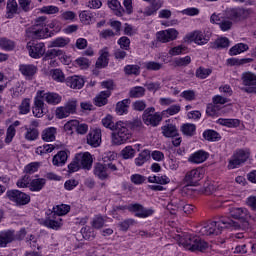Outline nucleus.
Masks as SVG:
<instances>
[{
  "label": "nucleus",
  "instance_id": "a18cd8bd",
  "mask_svg": "<svg viewBox=\"0 0 256 256\" xmlns=\"http://www.w3.org/2000/svg\"><path fill=\"white\" fill-rule=\"evenodd\" d=\"M203 137L204 139H206V141H219V139H221V134H219L217 131L215 130H205L203 132Z\"/></svg>",
  "mask_w": 256,
  "mask_h": 256
},
{
  "label": "nucleus",
  "instance_id": "49530a36",
  "mask_svg": "<svg viewBox=\"0 0 256 256\" xmlns=\"http://www.w3.org/2000/svg\"><path fill=\"white\" fill-rule=\"evenodd\" d=\"M125 75H135V77L141 75V67L139 65H126L124 67Z\"/></svg>",
  "mask_w": 256,
  "mask_h": 256
},
{
  "label": "nucleus",
  "instance_id": "0eeeda50",
  "mask_svg": "<svg viewBox=\"0 0 256 256\" xmlns=\"http://www.w3.org/2000/svg\"><path fill=\"white\" fill-rule=\"evenodd\" d=\"M142 120L145 125H151L152 127H157L163 121V116L161 113H155V107L146 108L142 114Z\"/></svg>",
  "mask_w": 256,
  "mask_h": 256
},
{
  "label": "nucleus",
  "instance_id": "5fc2aeb1",
  "mask_svg": "<svg viewBox=\"0 0 256 256\" xmlns=\"http://www.w3.org/2000/svg\"><path fill=\"white\" fill-rule=\"evenodd\" d=\"M144 67L147 71H160V69H163V64L155 61H149L144 63Z\"/></svg>",
  "mask_w": 256,
  "mask_h": 256
},
{
  "label": "nucleus",
  "instance_id": "58836bf2",
  "mask_svg": "<svg viewBox=\"0 0 256 256\" xmlns=\"http://www.w3.org/2000/svg\"><path fill=\"white\" fill-rule=\"evenodd\" d=\"M162 133L164 137H177V127L173 124H167L162 127Z\"/></svg>",
  "mask_w": 256,
  "mask_h": 256
},
{
  "label": "nucleus",
  "instance_id": "c85d7f7f",
  "mask_svg": "<svg viewBox=\"0 0 256 256\" xmlns=\"http://www.w3.org/2000/svg\"><path fill=\"white\" fill-rule=\"evenodd\" d=\"M109 97H111L110 91H102L94 98V104L96 107H104L109 102Z\"/></svg>",
  "mask_w": 256,
  "mask_h": 256
},
{
  "label": "nucleus",
  "instance_id": "8fccbe9b",
  "mask_svg": "<svg viewBox=\"0 0 256 256\" xmlns=\"http://www.w3.org/2000/svg\"><path fill=\"white\" fill-rule=\"evenodd\" d=\"M102 125L106 127V129H110L113 131L117 127V123L113 122V116L107 115L102 119Z\"/></svg>",
  "mask_w": 256,
  "mask_h": 256
},
{
  "label": "nucleus",
  "instance_id": "f257e3e1",
  "mask_svg": "<svg viewBox=\"0 0 256 256\" xmlns=\"http://www.w3.org/2000/svg\"><path fill=\"white\" fill-rule=\"evenodd\" d=\"M230 216L233 217V219H238V222L231 219L209 222L200 229L201 235H221L225 227H231L237 231H249V229H251V225L249 224L251 214H249L247 208H231Z\"/></svg>",
  "mask_w": 256,
  "mask_h": 256
},
{
  "label": "nucleus",
  "instance_id": "cd10ccee",
  "mask_svg": "<svg viewBox=\"0 0 256 256\" xmlns=\"http://www.w3.org/2000/svg\"><path fill=\"white\" fill-rule=\"evenodd\" d=\"M56 57H65L63 50L53 48L45 51L42 61H53Z\"/></svg>",
  "mask_w": 256,
  "mask_h": 256
},
{
  "label": "nucleus",
  "instance_id": "bb28decb",
  "mask_svg": "<svg viewBox=\"0 0 256 256\" xmlns=\"http://www.w3.org/2000/svg\"><path fill=\"white\" fill-rule=\"evenodd\" d=\"M44 109H45V102L43 101V99L36 96L34 99L33 115L38 118L43 117V114L45 113Z\"/></svg>",
  "mask_w": 256,
  "mask_h": 256
},
{
  "label": "nucleus",
  "instance_id": "37998d69",
  "mask_svg": "<svg viewBox=\"0 0 256 256\" xmlns=\"http://www.w3.org/2000/svg\"><path fill=\"white\" fill-rule=\"evenodd\" d=\"M181 131L186 137H193L195 131H197V126H195V124L186 123L181 126Z\"/></svg>",
  "mask_w": 256,
  "mask_h": 256
},
{
  "label": "nucleus",
  "instance_id": "bf43d9fd",
  "mask_svg": "<svg viewBox=\"0 0 256 256\" xmlns=\"http://www.w3.org/2000/svg\"><path fill=\"white\" fill-rule=\"evenodd\" d=\"M121 156L123 157V159H133V157H135V149H133L132 146H126L121 151Z\"/></svg>",
  "mask_w": 256,
  "mask_h": 256
},
{
  "label": "nucleus",
  "instance_id": "aec40b11",
  "mask_svg": "<svg viewBox=\"0 0 256 256\" xmlns=\"http://www.w3.org/2000/svg\"><path fill=\"white\" fill-rule=\"evenodd\" d=\"M201 180V171L199 169H193L186 173L184 181L187 185L195 187Z\"/></svg>",
  "mask_w": 256,
  "mask_h": 256
},
{
  "label": "nucleus",
  "instance_id": "2f4dec72",
  "mask_svg": "<svg viewBox=\"0 0 256 256\" xmlns=\"http://www.w3.org/2000/svg\"><path fill=\"white\" fill-rule=\"evenodd\" d=\"M17 11H19V5L17 4V0H8L6 6L7 19H13Z\"/></svg>",
  "mask_w": 256,
  "mask_h": 256
},
{
  "label": "nucleus",
  "instance_id": "a878e982",
  "mask_svg": "<svg viewBox=\"0 0 256 256\" xmlns=\"http://www.w3.org/2000/svg\"><path fill=\"white\" fill-rule=\"evenodd\" d=\"M107 65H109V50L104 48L100 51V56L96 61V67L97 69H104Z\"/></svg>",
  "mask_w": 256,
  "mask_h": 256
},
{
  "label": "nucleus",
  "instance_id": "2eb2a0df",
  "mask_svg": "<svg viewBox=\"0 0 256 256\" xmlns=\"http://www.w3.org/2000/svg\"><path fill=\"white\" fill-rule=\"evenodd\" d=\"M185 39L186 41H193L196 45H207L209 43V36L199 30L187 34Z\"/></svg>",
  "mask_w": 256,
  "mask_h": 256
},
{
  "label": "nucleus",
  "instance_id": "1a4fd4ad",
  "mask_svg": "<svg viewBox=\"0 0 256 256\" xmlns=\"http://www.w3.org/2000/svg\"><path fill=\"white\" fill-rule=\"evenodd\" d=\"M242 84L245 88H242L244 93H253L256 95V75L253 72H244L241 76Z\"/></svg>",
  "mask_w": 256,
  "mask_h": 256
},
{
  "label": "nucleus",
  "instance_id": "a19ab883",
  "mask_svg": "<svg viewBox=\"0 0 256 256\" xmlns=\"http://www.w3.org/2000/svg\"><path fill=\"white\" fill-rule=\"evenodd\" d=\"M0 49L4 51H13L15 49V41L6 37L0 38Z\"/></svg>",
  "mask_w": 256,
  "mask_h": 256
},
{
  "label": "nucleus",
  "instance_id": "7c9ffc66",
  "mask_svg": "<svg viewBox=\"0 0 256 256\" xmlns=\"http://www.w3.org/2000/svg\"><path fill=\"white\" fill-rule=\"evenodd\" d=\"M68 155L66 151H59L52 158V163L55 167H63L67 163Z\"/></svg>",
  "mask_w": 256,
  "mask_h": 256
},
{
  "label": "nucleus",
  "instance_id": "473e14b6",
  "mask_svg": "<svg viewBox=\"0 0 256 256\" xmlns=\"http://www.w3.org/2000/svg\"><path fill=\"white\" fill-rule=\"evenodd\" d=\"M71 211V206L67 204L57 205L53 207V211H51L52 217H62L63 215H67Z\"/></svg>",
  "mask_w": 256,
  "mask_h": 256
},
{
  "label": "nucleus",
  "instance_id": "6e6d98bb",
  "mask_svg": "<svg viewBox=\"0 0 256 256\" xmlns=\"http://www.w3.org/2000/svg\"><path fill=\"white\" fill-rule=\"evenodd\" d=\"M191 64V56H185L183 58H175L174 65L175 67H187Z\"/></svg>",
  "mask_w": 256,
  "mask_h": 256
},
{
  "label": "nucleus",
  "instance_id": "4c0bfd02",
  "mask_svg": "<svg viewBox=\"0 0 256 256\" xmlns=\"http://www.w3.org/2000/svg\"><path fill=\"white\" fill-rule=\"evenodd\" d=\"M47 181L44 178L33 179L28 186L30 191H41Z\"/></svg>",
  "mask_w": 256,
  "mask_h": 256
},
{
  "label": "nucleus",
  "instance_id": "f3484780",
  "mask_svg": "<svg viewBox=\"0 0 256 256\" xmlns=\"http://www.w3.org/2000/svg\"><path fill=\"white\" fill-rule=\"evenodd\" d=\"M27 49L29 51L30 57L33 59H41L45 55V43L40 42L37 44L28 43Z\"/></svg>",
  "mask_w": 256,
  "mask_h": 256
},
{
  "label": "nucleus",
  "instance_id": "338daca9",
  "mask_svg": "<svg viewBox=\"0 0 256 256\" xmlns=\"http://www.w3.org/2000/svg\"><path fill=\"white\" fill-rule=\"evenodd\" d=\"M218 123H220V125H224L225 127H237V125H239V120L220 118Z\"/></svg>",
  "mask_w": 256,
  "mask_h": 256
},
{
  "label": "nucleus",
  "instance_id": "423d86ee",
  "mask_svg": "<svg viewBox=\"0 0 256 256\" xmlns=\"http://www.w3.org/2000/svg\"><path fill=\"white\" fill-rule=\"evenodd\" d=\"M7 197L10 201H12V203H15L17 207H23L31 203V196L19 190L7 191Z\"/></svg>",
  "mask_w": 256,
  "mask_h": 256
},
{
  "label": "nucleus",
  "instance_id": "79ce46f5",
  "mask_svg": "<svg viewBox=\"0 0 256 256\" xmlns=\"http://www.w3.org/2000/svg\"><path fill=\"white\" fill-rule=\"evenodd\" d=\"M249 50V45L244 44V43H238L234 45L232 48L229 50L230 55H239L241 53H245V51Z\"/></svg>",
  "mask_w": 256,
  "mask_h": 256
},
{
  "label": "nucleus",
  "instance_id": "ea45409f",
  "mask_svg": "<svg viewBox=\"0 0 256 256\" xmlns=\"http://www.w3.org/2000/svg\"><path fill=\"white\" fill-rule=\"evenodd\" d=\"M148 183H157V185H167L171 183V179L167 175L163 176H149Z\"/></svg>",
  "mask_w": 256,
  "mask_h": 256
},
{
  "label": "nucleus",
  "instance_id": "9d476101",
  "mask_svg": "<svg viewBox=\"0 0 256 256\" xmlns=\"http://www.w3.org/2000/svg\"><path fill=\"white\" fill-rule=\"evenodd\" d=\"M249 159V152L245 150L236 151L228 163V169H237V167L243 165Z\"/></svg>",
  "mask_w": 256,
  "mask_h": 256
},
{
  "label": "nucleus",
  "instance_id": "4be33fe9",
  "mask_svg": "<svg viewBox=\"0 0 256 256\" xmlns=\"http://www.w3.org/2000/svg\"><path fill=\"white\" fill-rule=\"evenodd\" d=\"M19 71L26 79H33L38 69L37 66L33 64H21L19 66Z\"/></svg>",
  "mask_w": 256,
  "mask_h": 256
},
{
  "label": "nucleus",
  "instance_id": "6e6552de",
  "mask_svg": "<svg viewBox=\"0 0 256 256\" xmlns=\"http://www.w3.org/2000/svg\"><path fill=\"white\" fill-rule=\"evenodd\" d=\"M225 15L227 19H231L234 23H238V21H243V19H247L249 15H251L250 9L245 8H229L225 11Z\"/></svg>",
  "mask_w": 256,
  "mask_h": 256
},
{
  "label": "nucleus",
  "instance_id": "412c9836",
  "mask_svg": "<svg viewBox=\"0 0 256 256\" xmlns=\"http://www.w3.org/2000/svg\"><path fill=\"white\" fill-rule=\"evenodd\" d=\"M207 159H209V154L204 150H198L189 156L188 161L199 165L200 163H205Z\"/></svg>",
  "mask_w": 256,
  "mask_h": 256
},
{
  "label": "nucleus",
  "instance_id": "de8ad7c7",
  "mask_svg": "<svg viewBox=\"0 0 256 256\" xmlns=\"http://www.w3.org/2000/svg\"><path fill=\"white\" fill-rule=\"evenodd\" d=\"M145 95V88L142 86H136L132 88L129 92V96L132 99H139Z\"/></svg>",
  "mask_w": 256,
  "mask_h": 256
},
{
  "label": "nucleus",
  "instance_id": "393cba45",
  "mask_svg": "<svg viewBox=\"0 0 256 256\" xmlns=\"http://www.w3.org/2000/svg\"><path fill=\"white\" fill-rule=\"evenodd\" d=\"M66 85L71 89H82L85 85V80L79 76H69L66 78Z\"/></svg>",
  "mask_w": 256,
  "mask_h": 256
},
{
  "label": "nucleus",
  "instance_id": "774afa93",
  "mask_svg": "<svg viewBox=\"0 0 256 256\" xmlns=\"http://www.w3.org/2000/svg\"><path fill=\"white\" fill-rule=\"evenodd\" d=\"M81 169V165L79 164V160H77V156L73 159V161L68 165V173H76Z\"/></svg>",
  "mask_w": 256,
  "mask_h": 256
},
{
  "label": "nucleus",
  "instance_id": "13d9d810",
  "mask_svg": "<svg viewBox=\"0 0 256 256\" xmlns=\"http://www.w3.org/2000/svg\"><path fill=\"white\" fill-rule=\"evenodd\" d=\"M213 71L209 68L200 67L196 70V77L198 79H207Z\"/></svg>",
  "mask_w": 256,
  "mask_h": 256
},
{
  "label": "nucleus",
  "instance_id": "72a5a7b5",
  "mask_svg": "<svg viewBox=\"0 0 256 256\" xmlns=\"http://www.w3.org/2000/svg\"><path fill=\"white\" fill-rule=\"evenodd\" d=\"M151 159V151L149 150H143L137 158H135V165L137 167H141L147 163Z\"/></svg>",
  "mask_w": 256,
  "mask_h": 256
},
{
  "label": "nucleus",
  "instance_id": "6ab92c4d",
  "mask_svg": "<svg viewBox=\"0 0 256 256\" xmlns=\"http://www.w3.org/2000/svg\"><path fill=\"white\" fill-rule=\"evenodd\" d=\"M86 141L90 147H99L101 145V129L91 130L86 136Z\"/></svg>",
  "mask_w": 256,
  "mask_h": 256
},
{
  "label": "nucleus",
  "instance_id": "f8f14e48",
  "mask_svg": "<svg viewBox=\"0 0 256 256\" xmlns=\"http://www.w3.org/2000/svg\"><path fill=\"white\" fill-rule=\"evenodd\" d=\"M26 33L28 37H32V39H47L54 35L53 32H49V28L30 27L26 30Z\"/></svg>",
  "mask_w": 256,
  "mask_h": 256
},
{
  "label": "nucleus",
  "instance_id": "dca6fc26",
  "mask_svg": "<svg viewBox=\"0 0 256 256\" xmlns=\"http://www.w3.org/2000/svg\"><path fill=\"white\" fill-rule=\"evenodd\" d=\"M130 213H136V217H140V219H145L146 217H151L155 211L153 209H147L143 207V205L139 203L131 204L129 208Z\"/></svg>",
  "mask_w": 256,
  "mask_h": 256
},
{
  "label": "nucleus",
  "instance_id": "5701e85b",
  "mask_svg": "<svg viewBox=\"0 0 256 256\" xmlns=\"http://www.w3.org/2000/svg\"><path fill=\"white\" fill-rule=\"evenodd\" d=\"M15 241V231L6 230L0 232V247L4 248Z\"/></svg>",
  "mask_w": 256,
  "mask_h": 256
},
{
  "label": "nucleus",
  "instance_id": "603ef678",
  "mask_svg": "<svg viewBox=\"0 0 256 256\" xmlns=\"http://www.w3.org/2000/svg\"><path fill=\"white\" fill-rule=\"evenodd\" d=\"M55 146L53 144H46L36 149L37 155H45L46 153H53Z\"/></svg>",
  "mask_w": 256,
  "mask_h": 256
},
{
  "label": "nucleus",
  "instance_id": "052dcab7",
  "mask_svg": "<svg viewBox=\"0 0 256 256\" xmlns=\"http://www.w3.org/2000/svg\"><path fill=\"white\" fill-rule=\"evenodd\" d=\"M17 187L26 188L31 185V176L29 174L24 175L21 179H19L16 183Z\"/></svg>",
  "mask_w": 256,
  "mask_h": 256
},
{
  "label": "nucleus",
  "instance_id": "69168bd1",
  "mask_svg": "<svg viewBox=\"0 0 256 256\" xmlns=\"http://www.w3.org/2000/svg\"><path fill=\"white\" fill-rule=\"evenodd\" d=\"M118 45H120V48L124 49V51H129L131 40L127 36H122L118 40Z\"/></svg>",
  "mask_w": 256,
  "mask_h": 256
},
{
  "label": "nucleus",
  "instance_id": "680f3d73",
  "mask_svg": "<svg viewBox=\"0 0 256 256\" xmlns=\"http://www.w3.org/2000/svg\"><path fill=\"white\" fill-rule=\"evenodd\" d=\"M40 13H43L44 15H55V13H59V7L57 6H44L40 8Z\"/></svg>",
  "mask_w": 256,
  "mask_h": 256
},
{
  "label": "nucleus",
  "instance_id": "b1692460",
  "mask_svg": "<svg viewBox=\"0 0 256 256\" xmlns=\"http://www.w3.org/2000/svg\"><path fill=\"white\" fill-rule=\"evenodd\" d=\"M61 221V218L53 216V214L50 213L49 217L44 220V226L48 227V229H54L57 231L58 229H61V225H63Z\"/></svg>",
  "mask_w": 256,
  "mask_h": 256
},
{
  "label": "nucleus",
  "instance_id": "ddd939ff",
  "mask_svg": "<svg viewBox=\"0 0 256 256\" xmlns=\"http://www.w3.org/2000/svg\"><path fill=\"white\" fill-rule=\"evenodd\" d=\"M37 97L42 99V101H46L48 105H59V103L62 101L61 95L55 93V92H46L43 90H39L37 92Z\"/></svg>",
  "mask_w": 256,
  "mask_h": 256
},
{
  "label": "nucleus",
  "instance_id": "4468645a",
  "mask_svg": "<svg viewBox=\"0 0 256 256\" xmlns=\"http://www.w3.org/2000/svg\"><path fill=\"white\" fill-rule=\"evenodd\" d=\"M177 35H179V32L174 28H170L157 32L156 37L160 43H169V41H175Z\"/></svg>",
  "mask_w": 256,
  "mask_h": 256
},
{
  "label": "nucleus",
  "instance_id": "20e7f679",
  "mask_svg": "<svg viewBox=\"0 0 256 256\" xmlns=\"http://www.w3.org/2000/svg\"><path fill=\"white\" fill-rule=\"evenodd\" d=\"M109 171L112 173L118 171L117 165L114 163H96L94 166V175L100 181H107L109 179Z\"/></svg>",
  "mask_w": 256,
  "mask_h": 256
},
{
  "label": "nucleus",
  "instance_id": "c03bdc74",
  "mask_svg": "<svg viewBox=\"0 0 256 256\" xmlns=\"http://www.w3.org/2000/svg\"><path fill=\"white\" fill-rule=\"evenodd\" d=\"M228 65H230L231 67L233 66H241V65H247V63H253V59L252 58H229L227 60Z\"/></svg>",
  "mask_w": 256,
  "mask_h": 256
},
{
  "label": "nucleus",
  "instance_id": "a211bd4d",
  "mask_svg": "<svg viewBox=\"0 0 256 256\" xmlns=\"http://www.w3.org/2000/svg\"><path fill=\"white\" fill-rule=\"evenodd\" d=\"M76 161L80 164V168L86 169V171L93 167V156L89 152L76 154Z\"/></svg>",
  "mask_w": 256,
  "mask_h": 256
},
{
  "label": "nucleus",
  "instance_id": "e433bc0d",
  "mask_svg": "<svg viewBox=\"0 0 256 256\" xmlns=\"http://www.w3.org/2000/svg\"><path fill=\"white\" fill-rule=\"evenodd\" d=\"M229 43V38L221 37L212 42L210 47L212 49H227V47H229Z\"/></svg>",
  "mask_w": 256,
  "mask_h": 256
},
{
  "label": "nucleus",
  "instance_id": "39448f33",
  "mask_svg": "<svg viewBox=\"0 0 256 256\" xmlns=\"http://www.w3.org/2000/svg\"><path fill=\"white\" fill-rule=\"evenodd\" d=\"M77 113V100H68L64 106L56 108L55 115L57 119H67L69 115Z\"/></svg>",
  "mask_w": 256,
  "mask_h": 256
},
{
  "label": "nucleus",
  "instance_id": "f704fd0d",
  "mask_svg": "<svg viewBox=\"0 0 256 256\" xmlns=\"http://www.w3.org/2000/svg\"><path fill=\"white\" fill-rule=\"evenodd\" d=\"M57 133V129L55 127L46 128L42 131V139L46 143H51L52 141H55V135Z\"/></svg>",
  "mask_w": 256,
  "mask_h": 256
},
{
  "label": "nucleus",
  "instance_id": "4d7b16f0",
  "mask_svg": "<svg viewBox=\"0 0 256 256\" xmlns=\"http://www.w3.org/2000/svg\"><path fill=\"white\" fill-rule=\"evenodd\" d=\"M52 79L54 81H57L58 83H63V81H66L67 79H65V74L63 73V71L61 69H54L52 71Z\"/></svg>",
  "mask_w": 256,
  "mask_h": 256
},
{
  "label": "nucleus",
  "instance_id": "e2e57ef3",
  "mask_svg": "<svg viewBox=\"0 0 256 256\" xmlns=\"http://www.w3.org/2000/svg\"><path fill=\"white\" fill-rule=\"evenodd\" d=\"M105 225V218L101 215H97L93 218L92 227L94 229H101Z\"/></svg>",
  "mask_w": 256,
  "mask_h": 256
},
{
  "label": "nucleus",
  "instance_id": "9b49d317",
  "mask_svg": "<svg viewBox=\"0 0 256 256\" xmlns=\"http://www.w3.org/2000/svg\"><path fill=\"white\" fill-rule=\"evenodd\" d=\"M211 23H215L216 25H219L221 31H231L233 27V21L229 18H227V15L224 14H212L210 17Z\"/></svg>",
  "mask_w": 256,
  "mask_h": 256
},
{
  "label": "nucleus",
  "instance_id": "3c124183",
  "mask_svg": "<svg viewBox=\"0 0 256 256\" xmlns=\"http://www.w3.org/2000/svg\"><path fill=\"white\" fill-rule=\"evenodd\" d=\"M25 139L27 141H35L39 137V130L35 128H26Z\"/></svg>",
  "mask_w": 256,
  "mask_h": 256
},
{
  "label": "nucleus",
  "instance_id": "7ed1b4c3",
  "mask_svg": "<svg viewBox=\"0 0 256 256\" xmlns=\"http://www.w3.org/2000/svg\"><path fill=\"white\" fill-rule=\"evenodd\" d=\"M131 136V131L127 128V122L118 121L116 122V128L112 132V144L123 145V143L129 141Z\"/></svg>",
  "mask_w": 256,
  "mask_h": 256
},
{
  "label": "nucleus",
  "instance_id": "864d4df0",
  "mask_svg": "<svg viewBox=\"0 0 256 256\" xmlns=\"http://www.w3.org/2000/svg\"><path fill=\"white\" fill-rule=\"evenodd\" d=\"M69 41V38L59 37L51 41L49 47H66V45H69Z\"/></svg>",
  "mask_w": 256,
  "mask_h": 256
},
{
  "label": "nucleus",
  "instance_id": "c756f323",
  "mask_svg": "<svg viewBox=\"0 0 256 256\" xmlns=\"http://www.w3.org/2000/svg\"><path fill=\"white\" fill-rule=\"evenodd\" d=\"M108 7L114 11L116 17H123L125 8L121 6V2H119V0H108Z\"/></svg>",
  "mask_w": 256,
  "mask_h": 256
},
{
  "label": "nucleus",
  "instance_id": "c9c22d12",
  "mask_svg": "<svg viewBox=\"0 0 256 256\" xmlns=\"http://www.w3.org/2000/svg\"><path fill=\"white\" fill-rule=\"evenodd\" d=\"M129 105H131V99H124L116 104L117 115H124L129 111Z\"/></svg>",
  "mask_w": 256,
  "mask_h": 256
},
{
  "label": "nucleus",
  "instance_id": "0e129e2a",
  "mask_svg": "<svg viewBox=\"0 0 256 256\" xmlns=\"http://www.w3.org/2000/svg\"><path fill=\"white\" fill-rule=\"evenodd\" d=\"M132 109L134 111H146L147 110V102L144 100H137L132 103Z\"/></svg>",
  "mask_w": 256,
  "mask_h": 256
},
{
  "label": "nucleus",
  "instance_id": "f03ea898",
  "mask_svg": "<svg viewBox=\"0 0 256 256\" xmlns=\"http://www.w3.org/2000/svg\"><path fill=\"white\" fill-rule=\"evenodd\" d=\"M179 245H182V247L188 251H200L201 253L209 247V244H207L205 240L191 234H184L179 240Z\"/></svg>",
  "mask_w": 256,
  "mask_h": 256
},
{
  "label": "nucleus",
  "instance_id": "09e8293b",
  "mask_svg": "<svg viewBox=\"0 0 256 256\" xmlns=\"http://www.w3.org/2000/svg\"><path fill=\"white\" fill-rule=\"evenodd\" d=\"M31 111V99L25 98L19 106L20 115H27Z\"/></svg>",
  "mask_w": 256,
  "mask_h": 256
}]
</instances>
